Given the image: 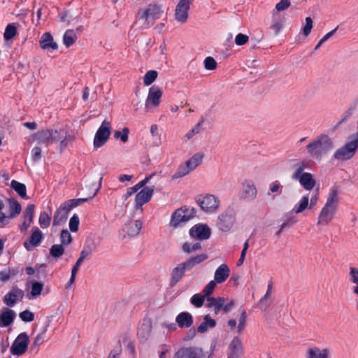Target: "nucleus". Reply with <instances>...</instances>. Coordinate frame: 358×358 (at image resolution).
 Masks as SVG:
<instances>
[{
  "label": "nucleus",
  "mask_w": 358,
  "mask_h": 358,
  "mask_svg": "<svg viewBox=\"0 0 358 358\" xmlns=\"http://www.w3.org/2000/svg\"><path fill=\"white\" fill-rule=\"evenodd\" d=\"M334 143L327 134H321L306 145V150L310 157L321 159L334 148Z\"/></svg>",
  "instance_id": "1"
},
{
  "label": "nucleus",
  "mask_w": 358,
  "mask_h": 358,
  "mask_svg": "<svg viewBox=\"0 0 358 358\" xmlns=\"http://www.w3.org/2000/svg\"><path fill=\"white\" fill-rule=\"evenodd\" d=\"M339 203L338 190L336 187L331 189L327 201L322 208L317 222V225L327 226L333 220Z\"/></svg>",
  "instance_id": "2"
},
{
  "label": "nucleus",
  "mask_w": 358,
  "mask_h": 358,
  "mask_svg": "<svg viewBox=\"0 0 358 358\" xmlns=\"http://www.w3.org/2000/svg\"><path fill=\"white\" fill-rule=\"evenodd\" d=\"M87 200V198L73 199L62 203L55 213L53 226H59L64 224L67 220L69 211Z\"/></svg>",
  "instance_id": "3"
},
{
  "label": "nucleus",
  "mask_w": 358,
  "mask_h": 358,
  "mask_svg": "<svg viewBox=\"0 0 358 358\" xmlns=\"http://www.w3.org/2000/svg\"><path fill=\"white\" fill-rule=\"evenodd\" d=\"M358 148V132L350 137L343 146L337 149L333 155V158L339 161H347L350 159L356 152Z\"/></svg>",
  "instance_id": "4"
},
{
  "label": "nucleus",
  "mask_w": 358,
  "mask_h": 358,
  "mask_svg": "<svg viewBox=\"0 0 358 358\" xmlns=\"http://www.w3.org/2000/svg\"><path fill=\"white\" fill-rule=\"evenodd\" d=\"M194 208L183 206L176 210L171 215L170 226L173 228L178 227L181 224L186 223L196 215Z\"/></svg>",
  "instance_id": "5"
},
{
  "label": "nucleus",
  "mask_w": 358,
  "mask_h": 358,
  "mask_svg": "<svg viewBox=\"0 0 358 358\" xmlns=\"http://www.w3.org/2000/svg\"><path fill=\"white\" fill-rule=\"evenodd\" d=\"M203 157L204 155L202 153H196L185 164H181L178 167V170L173 175L172 178L173 179H177L187 175L189 172L194 170L201 164Z\"/></svg>",
  "instance_id": "6"
},
{
  "label": "nucleus",
  "mask_w": 358,
  "mask_h": 358,
  "mask_svg": "<svg viewBox=\"0 0 358 358\" xmlns=\"http://www.w3.org/2000/svg\"><path fill=\"white\" fill-rule=\"evenodd\" d=\"M62 130L42 129L35 135V139L40 144L48 146L50 143L57 142L63 138Z\"/></svg>",
  "instance_id": "7"
},
{
  "label": "nucleus",
  "mask_w": 358,
  "mask_h": 358,
  "mask_svg": "<svg viewBox=\"0 0 358 358\" xmlns=\"http://www.w3.org/2000/svg\"><path fill=\"white\" fill-rule=\"evenodd\" d=\"M29 343V338L27 334L20 333L13 342L10 352L13 355L21 356L27 352Z\"/></svg>",
  "instance_id": "8"
},
{
  "label": "nucleus",
  "mask_w": 358,
  "mask_h": 358,
  "mask_svg": "<svg viewBox=\"0 0 358 358\" xmlns=\"http://www.w3.org/2000/svg\"><path fill=\"white\" fill-rule=\"evenodd\" d=\"M162 13L163 10L160 6L155 3H150L146 9L143 10L142 12L139 11L138 15L139 16V19L144 20L148 24H150L151 22V24H152L153 22L159 19ZM148 26H150V24H148Z\"/></svg>",
  "instance_id": "9"
},
{
  "label": "nucleus",
  "mask_w": 358,
  "mask_h": 358,
  "mask_svg": "<svg viewBox=\"0 0 358 358\" xmlns=\"http://www.w3.org/2000/svg\"><path fill=\"white\" fill-rule=\"evenodd\" d=\"M196 203L206 213L215 212L220 206L219 199L213 194H206L203 196H200L196 199Z\"/></svg>",
  "instance_id": "10"
},
{
  "label": "nucleus",
  "mask_w": 358,
  "mask_h": 358,
  "mask_svg": "<svg viewBox=\"0 0 358 358\" xmlns=\"http://www.w3.org/2000/svg\"><path fill=\"white\" fill-rule=\"evenodd\" d=\"M110 134V124L104 120L96 132L94 138V148H100L103 145L109 138Z\"/></svg>",
  "instance_id": "11"
},
{
  "label": "nucleus",
  "mask_w": 358,
  "mask_h": 358,
  "mask_svg": "<svg viewBox=\"0 0 358 358\" xmlns=\"http://www.w3.org/2000/svg\"><path fill=\"white\" fill-rule=\"evenodd\" d=\"M235 220V214L233 210H227L218 216L217 225L222 231H228L234 225Z\"/></svg>",
  "instance_id": "12"
},
{
  "label": "nucleus",
  "mask_w": 358,
  "mask_h": 358,
  "mask_svg": "<svg viewBox=\"0 0 358 358\" xmlns=\"http://www.w3.org/2000/svg\"><path fill=\"white\" fill-rule=\"evenodd\" d=\"M162 96V91L159 87L153 85L149 89L148 95L145 104V108L147 111L159 106Z\"/></svg>",
  "instance_id": "13"
},
{
  "label": "nucleus",
  "mask_w": 358,
  "mask_h": 358,
  "mask_svg": "<svg viewBox=\"0 0 358 358\" xmlns=\"http://www.w3.org/2000/svg\"><path fill=\"white\" fill-rule=\"evenodd\" d=\"M193 0H180L176 7L175 18L176 21L182 24L187 22L188 11Z\"/></svg>",
  "instance_id": "14"
},
{
  "label": "nucleus",
  "mask_w": 358,
  "mask_h": 358,
  "mask_svg": "<svg viewBox=\"0 0 358 358\" xmlns=\"http://www.w3.org/2000/svg\"><path fill=\"white\" fill-rule=\"evenodd\" d=\"M24 296V291L17 285H13L10 290L3 296V301L6 306L13 307L17 301H22Z\"/></svg>",
  "instance_id": "15"
},
{
  "label": "nucleus",
  "mask_w": 358,
  "mask_h": 358,
  "mask_svg": "<svg viewBox=\"0 0 358 358\" xmlns=\"http://www.w3.org/2000/svg\"><path fill=\"white\" fill-rule=\"evenodd\" d=\"M203 352L201 349L189 347L181 348L175 354L173 358H202Z\"/></svg>",
  "instance_id": "16"
},
{
  "label": "nucleus",
  "mask_w": 358,
  "mask_h": 358,
  "mask_svg": "<svg viewBox=\"0 0 358 358\" xmlns=\"http://www.w3.org/2000/svg\"><path fill=\"white\" fill-rule=\"evenodd\" d=\"M208 258L206 253L190 256L185 261L181 262L187 272L191 271L194 268L201 264Z\"/></svg>",
  "instance_id": "17"
},
{
  "label": "nucleus",
  "mask_w": 358,
  "mask_h": 358,
  "mask_svg": "<svg viewBox=\"0 0 358 358\" xmlns=\"http://www.w3.org/2000/svg\"><path fill=\"white\" fill-rule=\"evenodd\" d=\"M152 324L150 319H144L138 329L137 336L141 342H146L151 335Z\"/></svg>",
  "instance_id": "18"
},
{
  "label": "nucleus",
  "mask_w": 358,
  "mask_h": 358,
  "mask_svg": "<svg viewBox=\"0 0 358 358\" xmlns=\"http://www.w3.org/2000/svg\"><path fill=\"white\" fill-rule=\"evenodd\" d=\"M154 193L153 187H145L139 192H138L135 197V203L137 207H141L145 203H148L152 198Z\"/></svg>",
  "instance_id": "19"
},
{
  "label": "nucleus",
  "mask_w": 358,
  "mask_h": 358,
  "mask_svg": "<svg viewBox=\"0 0 358 358\" xmlns=\"http://www.w3.org/2000/svg\"><path fill=\"white\" fill-rule=\"evenodd\" d=\"M189 234L199 240H206L210 236V229L204 224L195 225L190 229Z\"/></svg>",
  "instance_id": "20"
},
{
  "label": "nucleus",
  "mask_w": 358,
  "mask_h": 358,
  "mask_svg": "<svg viewBox=\"0 0 358 358\" xmlns=\"http://www.w3.org/2000/svg\"><path fill=\"white\" fill-rule=\"evenodd\" d=\"M186 270L183 267L182 263L175 266L170 273L169 285L174 287L182 278L185 275Z\"/></svg>",
  "instance_id": "21"
},
{
  "label": "nucleus",
  "mask_w": 358,
  "mask_h": 358,
  "mask_svg": "<svg viewBox=\"0 0 358 358\" xmlns=\"http://www.w3.org/2000/svg\"><path fill=\"white\" fill-rule=\"evenodd\" d=\"M285 22V17L276 12H272V18L269 29L273 31L275 35H278L282 30Z\"/></svg>",
  "instance_id": "22"
},
{
  "label": "nucleus",
  "mask_w": 358,
  "mask_h": 358,
  "mask_svg": "<svg viewBox=\"0 0 358 358\" xmlns=\"http://www.w3.org/2000/svg\"><path fill=\"white\" fill-rule=\"evenodd\" d=\"M176 322L180 329L189 328L194 322L193 316L189 312H181L176 316Z\"/></svg>",
  "instance_id": "23"
},
{
  "label": "nucleus",
  "mask_w": 358,
  "mask_h": 358,
  "mask_svg": "<svg viewBox=\"0 0 358 358\" xmlns=\"http://www.w3.org/2000/svg\"><path fill=\"white\" fill-rule=\"evenodd\" d=\"M257 190L253 182H247L243 183L241 199L252 201L257 197Z\"/></svg>",
  "instance_id": "24"
},
{
  "label": "nucleus",
  "mask_w": 358,
  "mask_h": 358,
  "mask_svg": "<svg viewBox=\"0 0 358 358\" xmlns=\"http://www.w3.org/2000/svg\"><path fill=\"white\" fill-rule=\"evenodd\" d=\"M230 274V269L227 264H222L217 267L214 274V280L217 284H222L227 280Z\"/></svg>",
  "instance_id": "25"
},
{
  "label": "nucleus",
  "mask_w": 358,
  "mask_h": 358,
  "mask_svg": "<svg viewBox=\"0 0 358 358\" xmlns=\"http://www.w3.org/2000/svg\"><path fill=\"white\" fill-rule=\"evenodd\" d=\"M32 229L33 232L29 238V243L27 241L24 243V246L27 250H30L29 245L31 247L38 246L43 239V234L38 227H35Z\"/></svg>",
  "instance_id": "26"
},
{
  "label": "nucleus",
  "mask_w": 358,
  "mask_h": 358,
  "mask_svg": "<svg viewBox=\"0 0 358 358\" xmlns=\"http://www.w3.org/2000/svg\"><path fill=\"white\" fill-rule=\"evenodd\" d=\"M40 46L43 50H57L58 45L53 40L52 36L49 32L44 33L40 40Z\"/></svg>",
  "instance_id": "27"
},
{
  "label": "nucleus",
  "mask_w": 358,
  "mask_h": 358,
  "mask_svg": "<svg viewBox=\"0 0 358 358\" xmlns=\"http://www.w3.org/2000/svg\"><path fill=\"white\" fill-rule=\"evenodd\" d=\"M298 180L300 185L307 191L312 190L316 185V180L314 179L313 174L308 172H305Z\"/></svg>",
  "instance_id": "28"
},
{
  "label": "nucleus",
  "mask_w": 358,
  "mask_h": 358,
  "mask_svg": "<svg viewBox=\"0 0 358 358\" xmlns=\"http://www.w3.org/2000/svg\"><path fill=\"white\" fill-rule=\"evenodd\" d=\"M242 350L241 340L235 337L229 345L228 358H238Z\"/></svg>",
  "instance_id": "29"
},
{
  "label": "nucleus",
  "mask_w": 358,
  "mask_h": 358,
  "mask_svg": "<svg viewBox=\"0 0 358 358\" xmlns=\"http://www.w3.org/2000/svg\"><path fill=\"white\" fill-rule=\"evenodd\" d=\"M225 302L224 297H208L206 306L208 308H213L214 313L217 315L221 309Z\"/></svg>",
  "instance_id": "30"
},
{
  "label": "nucleus",
  "mask_w": 358,
  "mask_h": 358,
  "mask_svg": "<svg viewBox=\"0 0 358 358\" xmlns=\"http://www.w3.org/2000/svg\"><path fill=\"white\" fill-rule=\"evenodd\" d=\"M329 350H320L317 347L309 348L306 352V358H329Z\"/></svg>",
  "instance_id": "31"
},
{
  "label": "nucleus",
  "mask_w": 358,
  "mask_h": 358,
  "mask_svg": "<svg viewBox=\"0 0 358 358\" xmlns=\"http://www.w3.org/2000/svg\"><path fill=\"white\" fill-rule=\"evenodd\" d=\"M15 313L11 309H6L0 314V325L6 327L11 324L15 319Z\"/></svg>",
  "instance_id": "32"
},
{
  "label": "nucleus",
  "mask_w": 358,
  "mask_h": 358,
  "mask_svg": "<svg viewBox=\"0 0 358 358\" xmlns=\"http://www.w3.org/2000/svg\"><path fill=\"white\" fill-rule=\"evenodd\" d=\"M216 326V322L214 319L211 318L209 315H206L203 317V321L197 327V331L203 334Z\"/></svg>",
  "instance_id": "33"
},
{
  "label": "nucleus",
  "mask_w": 358,
  "mask_h": 358,
  "mask_svg": "<svg viewBox=\"0 0 358 358\" xmlns=\"http://www.w3.org/2000/svg\"><path fill=\"white\" fill-rule=\"evenodd\" d=\"M8 204L9 210L7 214V217H8L9 219L13 218L20 213L21 206L17 201L15 199H9Z\"/></svg>",
  "instance_id": "34"
},
{
  "label": "nucleus",
  "mask_w": 358,
  "mask_h": 358,
  "mask_svg": "<svg viewBox=\"0 0 358 358\" xmlns=\"http://www.w3.org/2000/svg\"><path fill=\"white\" fill-rule=\"evenodd\" d=\"M155 173L150 174L149 176H146L143 180L138 182L137 184H136L134 186L129 187L127 191V196H130L134 193L136 192L138 189L144 187L150 179L152 178L153 176H155Z\"/></svg>",
  "instance_id": "35"
},
{
  "label": "nucleus",
  "mask_w": 358,
  "mask_h": 358,
  "mask_svg": "<svg viewBox=\"0 0 358 358\" xmlns=\"http://www.w3.org/2000/svg\"><path fill=\"white\" fill-rule=\"evenodd\" d=\"M11 187L23 199H27V188L24 184L13 180L11 181Z\"/></svg>",
  "instance_id": "36"
},
{
  "label": "nucleus",
  "mask_w": 358,
  "mask_h": 358,
  "mask_svg": "<svg viewBox=\"0 0 358 358\" xmlns=\"http://www.w3.org/2000/svg\"><path fill=\"white\" fill-rule=\"evenodd\" d=\"M77 36L73 29H67L63 36L64 44L67 47L72 45L76 41Z\"/></svg>",
  "instance_id": "37"
},
{
  "label": "nucleus",
  "mask_w": 358,
  "mask_h": 358,
  "mask_svg": "<svg viewBox=\"0 0 358 358\" xmlns=\"http://www.w3.org/2000/svg\"><path fill=\"white\" fill-rule=\"evenodd\" d=\"M308 204H309V197H308V194H306L301 197L298 205L295 206V207L294 208L293 211H294L296 213H302L308 207L309 208Z\"/></svg>",
  "instance_id": "38"
},
{
  "label": "nucleus",
  "mask_w": 358,
  "mask_h": 358,
  "mask_svg": "<svg viewBox=\"0 0 358 358\" xmlns=\"http://www.w3.org/2000/svg\"><path fill=\"white\" fill-rule=\"evenodd\" d=\"M43 283L38 281H33L31 282V295L33 299H35L41 295L43 289Z\"/></svg>",
  "instance_id": "39"
},
{
  "label": "nucleus",
  "mask_w": 358,
  "mask_h": 358,
  "mask_svg": "<svg viewBox=\"0 0 358 358\" xmlns=\"http://www.w3.org/2000/svg\"><path fill=\"white\" fill-rule=\"evenodd\" d=\"M64 253V248L62 244H55L50 249V255L54 258H59Z\"/></svg>",
  "instance_id": "40"
},
{
  "label": "nucleus",
  "mask_w": 358,
  "mask_h": 358,
  "mask_svg": "<svg viewBox=\"0 0 358 358\" xmlns=\"http://www.w3.org/2000/svg\"><path fill=\"white\" fill-rule=\"evenodd\" d=\"M17 34V28L13 23L8 24L3 34L4 39L6 41L12 39Z\"/></svg>",
  "instance_id": "41"
},
{
  "label": "nucleus",
  "mask_w": 358,
  "mask_h": 358,
  "mask_svg": "<svg viewBox=\"0 0 358 358\" xmlns=\"http://www.w3.org/2000/svg\"><path fill=\"white\" fill-rule=\"evenodd\" d=\"M142 229V222L140 220H136L131 223L128 229V234L131 236H137Z\"/></svg>",
  "instance_id": "42"
},
{
  "label": "nucleus",
  "mask_w": 358,
  "mask_h": 358,
  "mask_svg": "<svg viewBox=\"0 0 358 358\" xmlns=\"http://www.w3.org/2000/svg\"><path fill=\"white\" fill-rule=\"evenodd\" d=\"M201 248V244L200 243H196L192 244L188 242H185L183 243L182 246V250L185 253H192L194 251L199 250Z\"/></svg>",
  "instance_id": "43"
},
{
  "label": "nucleus",
  "mask_w": 358,
  "mask_h": 358,
  "mask_svg": "<svg viewBox=\"0 0 358 358\" xmlns=\"http://www.w3.org/2000/svg\"><path fill=\"white\" fill-rule=\"evenodd\" d=\"M205 298L203 294H195L191 297L190 302L195 307L201 308L204 303Z\"/></svg>",
  "instance_id": "44"
},
{
  "label": "nucleus",
  "mask_w": 358,
  "mask_h": 358,
  "mask_svg": "<svg viewBox=\"0 0 358 358\" xmlns=\"http://www.w3.org/2000/svg\"><path fill=\"white\" fill-rule=\"evenodd\" d=\"M157 72L154 70L148 71L144 76L143 83L145 85H151L157 78Z\"/></svg>",
  "instance_id": "45"
},
{
  "label": "nucleus",
  "mask_w": 358,
  "mask_h": 358,
  "mask_svg": "<svg viewBox=\"0 0 358 358\" xmlns=\"http://www.w3.org/2000/svg\"><path fill=\"white\" fill-rule=\"evenodd\" d=\"M204 120V117H201L199 122L185 134V137L187 139H191L195 134H199L201 130V126Z\"/></svg>",
  "instance_id": "46"
},
{
  "label": "nucleus",
  "mask_w": 358,
  "mask_h": 358,
  "mask_svg": "<svg viewBox=\"0 0 358 358\" xmlns=\"http://www.w3.org/2000/svg\"><path fill=\"white\" fill-rule=\"evenodd\" d=\"M38 221L42 228H47L50 224L51 217L48 213L42 212L41 213Z\"/></svg>",
  "instance_id": "47"
},
{
  "label": "nucleus",
  "mask_w": 358,
  "mask_h": 358,
  "mask_svg": "<svg viewBox=\"0 0 358 358\" xmlns=\"http://www.w3.org/2000/svg\"><path fill=\"white\" fill-rule=\"evenodd\" d=\"M129 129L127 127H124L122 131H115L114 133V137L117 139L120 138L123 143L128 141V134Z\"/></svg>",
  "instance_id": "48"
},
{
  "label": "nucleus",
  "mask_w": 358,
  "mask_h": 358,
  "mask_svg": "<svg viewBox=\"0 0 358 358\" xmlns=\"http://www.w3.org/2000/svg\"><path fill=\"white\" fill-rule=\"evenodd\" d=\"M62 245H69L72 242V236L67 229H63L60 234Z\"/></svg>",
  "instance_id": "49"
},
{
  "label": "nucleus",
  "mask_w": 358,
  "mask_h": 358,
  "mask_svg": "<svg viewBox=\"0 0 358 358\" xmlns=\"http://www.w3.org/2000/svg\"><path fill=\"white\" fill-rule=\"evenodd\" d=\"M80 224L79 217L77 214H74L69 220V229L72 232H76L78 230Z\"/></svg>",
  "instance_id": "50"
},
{
  "label": "nucleus",
  "mask_w": 358,
  "mask_h": 358,
  "mask_svg": "<svg viewBox=\"0 0 358 358\" xmlns=\"http://www.w3.org/2000/svg\"><path fill=\"white\" fill-rule=\"evenodd\" d=\"M216 287V282L213 280L210 281L203 289L202 293L207 299L213 292Z\"/></svg>",
  "instance_id": "51"
},
{
  "label": "nucleus",
  "mask_w": 358,
  "mask_h": 358,
  "mask_svg": "<svg viewBox=\"0 0 358 358\" xmlns=\"http://www.w3.org/2000/svg\"><path fill=\"white\" fill-rule=\"evenodd\" d=\"M34 209L35 206L34 204H28L23 213L24 219L33 222Z\"/></svg>",
  "instance_id": "52"
},
{
  "label": "nucleus",
  "mask_w": 358,
  "mask_h": 358,
  "mask_svg": "<svg viewBox=\"0 0 358 358\" xmlns=\"http://www.w3.org/2000/svg\"><path fill=\"white\" fill-rule=\"evenodd\" d=\"M290 4L291 3L289 0H280V2L275 5V9L272 12H276L279 13V12L287 9Z\"/></svg>",
  "instance_id": "53"
},
{
  "label": "nucleus",
  "mask_w": 358,
  "mask_h": 358,
  "mask_svg": "<svg viewBox=\"0 0 358 358\" xmlns=\"http://www.w3.org/2000/svg\"><path fill=\"white\" fill-rule=\"evenodd\" d=\"M247 314L245 310H242L238 320V333L241 334L246 325Z\"/></svg>",
  "instance_id": "54"
},
{
  "label": "nucleus",
  "mask_w": 358,
  "mask_h": 358,
  "mask_svg": "<svg viewBox=\"0 0 358 358\" xmlns=\"http://www.w3.org/2000/svg\"><path fill=\"white\" fill-rule=\"evenodd\" d=\"M20 319L26 322H32L34 320V313L25 310L22 312H21L19 315Z\"/></svg>",
  "instance_id": "55"
},
{
  "label": "nucleus",
  "mask_w": 358,
  "mask_h": 358,
  "mask_svg": "<svg viewBox=\"0 0 358 358\" xmlns=\"http://www.w3.org/2000/svg\"><path fill=\"white\" fill-rule=\"evenodd\" d=\"M204 66L207 70H214L217 67V62L212 57H207L204 59Z\"/></svg>",
  "instance_id": "56"
},
{
  "label": "nucleus",
  "mask_w": 358,
  "mask_h": 358,
  "mask_svg": "<svg viewBox=\"0 0 358 358\" xmlns=\"http://www.w3.org/2000/svg\"><path fill=\"white\" fill-rule=\"evenodd\" d=\"M313 28V20L310 17H306V24L303 28V34L307 36L310 34Z\"/></svg>",
  "instance_id": "57"
},
{
  "label": "nucleus",
  "mask_w": 358,
  "mask_h": 358,
  "mask_svg": "<svg viewBox=\"0 0 358 358\" xmlns=\"http://www.w3.org/2000/svg\"><path fill=\"white\" fill-rule=\"evenodd\" d=\"M249 41V37L243 34L239 33L235 38V43L238 45H243L247 43Z\"/></svg>",
  "instance_id": "58"
},
{
  "label": "nucleus",
  "mask_w": 358,
  "mask_h": 358,
  "mask_svg": "<svg viewBox=\"0 0 358 358\" xmlns=\"http://www.w3.org/2000/svg\"><path fill=\"white\" fill-rule=\"evenodd\" d=\"M31 158L34 162H38L41 158V148L35 146L31 150Z\"/></svg>",
  "instance_id": "59"
},
{
  "label": "nucleus",
  "mask_w": 358,
  "mask_h": 358,
  "mask_svg": "<svg viewBox=\"0 0 358 358\" xmlns=\"http://www.w3.org/2000/svg\"><path fill=\"white\" fill-rule=\"evenodd\" d=\"M45 331H43L40 334H38L34 338V343L31 345V350L34 349V347L39 345L40 344L43 343L45 338Z\"/></svg>",
  "instance_id": "60"
},
{
  "label": "nucleus",
  "mask_w": 358,
  "mask_h": 358,
  "mask_svg": "<svg viewBox=\"0 0 358 358\" xmlns=\"http://www.w3.org/2000/svg\"><path fill=\"white\" fill-rule=\"evenodd\" d=\"M349 275L350 277V280L353 283L358 285V268L350 267Z\"/></svg>",
  "instance_id": "61"
},
{
  "label": "nucleus",
  "mask_w": 358,
  "mask_h": 358,
  "mask_svg": "<svg viewBox=\"0 0 358 358\" xmlns=\"http://www.w3.org/2000/svg\"><path fill=\"white\" fill-rule=\"evenodd\" d=\"M122 352V346L120 344V341H118V346L110 351L108 358H119V356L120 355Z\"/></svg>",
  "instance_id": "62"
},
{
  "label": "nucleus",
  "mask_w": 358,
  "mask_h": 358,
  "mask_svg": "<svg viewBox=\"0 0 358 358\" xmlns=\"http://www.w3.org/2000/svg\"><path fill=\"white\" fill-rule=\"evenodd\" d=\"M74 138L71 135L65 136L64 139H62L60 141V150H63L64 148H66L69 144V142H72L73 141Z\"/></svg>",
  "instance_id": "63"
},
{
  "label": "nucleus",
  "mask_w": 358,
  "mask_h": 358,
  "mask_svg": "<svg viewBox=\"0 0 358 358\" xmlns=\"http://www.w3.org/2000/svg\"><path fill=\"white\" fill-rule=\"evenodd\" d=\"M319 199V188H317L315 190L314 194L310 198V204H309V208L311 209L313 206H315L317 204V202Z\"/></svg>",
  "instance_id": "64"
}]
</instances>
